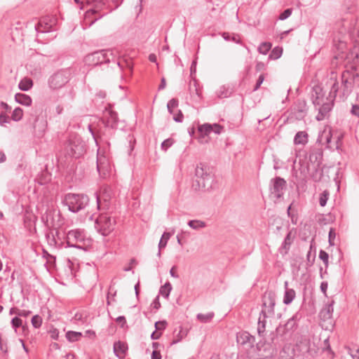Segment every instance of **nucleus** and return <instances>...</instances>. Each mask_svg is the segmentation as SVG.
<instances>
[{
	"label": "nucleus",
	"mask_w": 359,
	"mask_h": 359,
	"mask_svg": "<svg viewBox=\"0 0 359 359\" xmlns=\"http://www.w3.org/2000/svg\"><path fill=\"white\" fill-rule=\"evenodd\" d=\"M351 69L344 71L341 76V83L337 80L335 72L330 74L331 89L330 97L335 99L337 96L344 100L352 93L355 88H359V73L356 72V67H351Z\"/></svg>",
	"instance_id": "nucleus-1"
},
{
	"label": "nucleus",
	"mask_w": 359,
	"mask_h": 359,
	"mask_svg": "<svg viewBox=\"0 0 359 359\" xmlns=\"http://www.w3.org/2000/svg\"><path fill=\"white\" fill-rule=\"evenodd\" d=\"M66 156L79 158L86 152V144L81 137L77 134H69L63 148Z\"/></svg>",
	"instance_id": "nucleus-2"
},
{
	"label": "nucleus",
	"mask_w": 359,
	"mask_h": 359,
	"mask_svg": "<svg viewBox=\"0 0 359 359\" xmlns=\"http://www.w3.org/2000/svg\"><path fill=\"white\" fill-rule=\"evenodd\" d=\"M195 183L194 187L198 190H208L212 187L213 176L210 168L204 163H200L195 170Z\"/></svg>",
	"instance_id": "nucleus-3"
},
{
	"label": "nucleus",
	"mask_w": 359,
	"mask_h": 359,
	"mask_svg": "<svg viewBox=\"0 0 359 359\" xmlns=\"http://www.w3.org/2000/svg\"><path fill=\"white\" fill-rule=\"evenodd\" d=\"M88 203V196L83 194L68 193L62 199V203L67 205L69 210L72 212H78L83 210Z\"/></svg>",
	"instance_id": "nucleus-4"
},
{
	"label": "nucleus",
	"mask_w": 359,
	"mask_h": 359,
	"mask_svg": "<svg viewBox=\"0 0 359 359\" xmlns=\"http://www.w3.org/2000/svg\"><path fill=\"white\" fill-rule=\"evenodd\" d=\"M115 224L114 218L108 213H101L95 220V226L102 236H108L114 229Z\"/></svg>",
	"instance_id": "nucleus-5"
},
{
	"label": "nucleus",
	"mask_w": 359,
	"mask_h": 359,
	"mask_svg": "<svg viewBox=\"0 0 359 359\" xmlns=\"http://www.w3.org/2000/svg\"><path fill=\"white\" fill-rule=\"evenodd\" d=\"M86 238L84 230H70L66 235V242L68 247L85 249L86 246Z\"/></svg>",
	"instance_id": "nucleus-6"
},
{
	"label": "nucleus",
	"mask_w": 359,
	"mask_h": 359,
	"mask_svg": "<svg viewBox=\"0 0 359 359\" xmlns=\"http://www.w3.org/2000/svg\"><path fill=\"white\" fill-rule=\"evenodd\" d=\"M72 73L68 69L60 70L53 74L48 79V86L53 90L65 86L71 79Z\"/></svg>",
	"instance_id": "nucleus-7"
},
{
	"label": "nucleus",
	"mask_w": 359,
	"mask_h": 359,
	"mask_svg": "<svg viewBox=\"0 0 359 359\" xmlns=\"http://www.w3.org/2000/svg\"><path fill=\"white\" fill-rule=\"evenodd\" d=\"M110 104L108 107L105 108L102 123L104 126V132L107 136H111L114 133V130L116 128L118 121V114L116 111H113Z\"/></svg>",
	"instance_id": "nucleus-8"
},
{
	"label": "nucleus",
	"mask_w": 359,
	"mask_h": 359,
	"mask_svg": "<svg viewBox=\"0 0 359 359\" xmlns=\"http://www.w3.org/2000/svg\"><path fill=\"white\" fill-rule=\"evenodd\" d=\"M111 55L110 51L107 50L95 51L87 55L84 58V62L89 66H97L104 63H109L110 62L109 56Z\"/></svg>",
	"instance_id": "nucleus-9"
},
{
	"label": "nucleus",
	"mask_w": 359,
	"mask_h": 359,
	"mask_svg": "<svg viewBox=\"0 0 359 359\" xmlns=\"http://www.w3.org/2000/svg\"><path fill=\"white\" fill-rule=\"evenodd\" d=\"M275 294L272 292H265L262 297V308L259 315L264 318L273 317L275 314Z\"/></svg>",
	"instance_id": "nucleus-10"
},
{
	"label": "nucleus",
	"mask_w": 359,
	"mask_h": 359,
	"mask_svg": "<svg viewBox=\"0 0 359 359\" xmlns=\"http://www.w3.org/2000/svg\"><path fill=\"white\" fill-rule=\"evenodd\" d=\"M60 212H56L55 210L47 209L41 216V221L44 225L49 229L56 230L60 226L62 223L60 221Z\"/></svg>",
	"instance_id": "nucleus-11"
},
{
	"label": "nucleus",
	"mask_w": 359,
	"mask_h": 359,
	"mask_svg": "<svg viewBox=\"0 0 359 359\" xmlns=\"http://www.w3.org/2000/svg\"><path fill=\"white\" fill-rule=\"evenodd\" d=\"M308 107L305 100L299 99L292 105L290 108V118L302 120L306 116Z\"/></svg>",
	"instance_id": "nucleus-12"
},
{
	"label": "nucleus",
	"mask_w": 359,
	"mask_h": 359,
	"mask_svg": "<svg viewBox=\"0 0 359 359\" xmlns=\"http://www.w3.org/2000/svg\"><path fill=\"white\" fill-rule=\"evenodd\" d=\"M29 115L27 120L29 124L32 126L35 133L39 132V134H42L46 128V121L39 118L36 109H32Z\"/></svg>",
	"instance_id": "nucleus-13"
},
{
	"label": "nucleus",
	"mask_w": 359,
	"mask_h": 359,
	"mask_svg": "<svg viewBox=\"0 0 359 359\" xmlns=\"http://www.w3.org/2000/svg\"><path fill=\"white\" fill-rule=\"evenodd\" d=\"M334 100L330 97V99H326V102L314 105L316 109L318 111L316 117V120L323 121L330 116V113L334 106Z\"/></svg>",
	"instance_id": "nucleus-14"
},
{
	"label": "nucleus",
	"mask_w": 359,
	"mask_h": 359,
	"mask_svg": "<svg viewBox=\"0 0 359 359\" xmlns=\"http://www.w3.org/2000/svg\"><path fill=\"white\" fill-rule=\"evenodd\" d=\"M103 4H102L101 1H99L96 4L93 8L89 9L85 13V25L86 27H91L96 21L101 19L105 14H102L98 16H95V15L97 14L98 12L102 9Z\"/></svg>",
	"instance_id": "nucleus-15"
},
{
	"label": "nucleus",
	"mask_w": 359,
	"mask_h": 359,
	"mask_svg": "<svg viewBox=\"0 0 359 359\" xmlns=\"http://www.w3.org/2000/svg\"><path fill=\"white\" fill-rule=\"evenodd\" d=\"M286 187V181L280 177H276L271 180L270 190L271 193L278 199L283 196V190Z\"/></svg>",
	"instance_id": "nucleus-16"
},
{
	"label": "nucleus",
	"mask_w": 359,
	"mask_h": 359,
	"mask_svg": "<svg viewBox=\"0 0 359 359\" xmlns=\"http://www.w3.org/2000/svg\"><path fill=\"white\" fill-rule=\"evenodd\" d=\"M111 189L109 188H104L103 190L97 195V204L99 210H109L111 205Z\"/></svg>",
	"instance_id": "nucleus-17"
},
{
	"label": "nucleus",
	"mask_w": 359,
	"mask_h": 359,
	"mask_svg": "<svg viewBox=\"0 0 359 359\" xmlns=\"http://www.w3.org/2000/svg\"><path fill=\"white\" fill-rule=\"evenodd\" d=\"M109 169L110 167L108 160L105 156H100L98 151L97 156V170L100 175L105 178L109 175Z\"/></svg>",
	"instance_id": "nucleus-18"
},
{
	"label": "nucleus",
	"mask_w": 359,
	"mask_h": 359,
	"mask_svg": "<svg viewBox=\"0 0 359 359\" xmlns=\"http://www.w3.org/2000/svg\"><path fill=\"white\" fill-rule=\"evenodd\" d=\"M311 99L313 105H316L326 102V99H330V97H325L323 88L320 85H315L313 87Z\"/></svg>",
	"instance_id": "nucleus-19"
},
{
	"label": "nucleus",
	"mask_w": 359,
	"mask_h": 359,
	"mask_svg": "<svg viewBox=\"0 0 359 359\" xmlns=\"http://www.w3.org/2000/svg\"><path fill=\"white\" fill-rule=\"evenodd\" d=\"M236 340L239 344H248L249 346H252L255 341V337L246 331L238 332L236 335Z\"/></svg>",
	"instance_id": "nucleus-20"
},
{
	"label": "nucleus",
	"mask_w": 359,
	"mask_h": 359,
	"mask_svg": "<svg viewBox=\"0 0 359 359\" xmlns=\"http://www.w3.org/2000/svg\"><path fill=\"white\" fill-rule=\"evenodd\" d=\"M323 159V151L320 149L314 148L310 150L309 161L313 165L320 166Z\"/></svg>",
	"instance_id": "nucleus-21"
},
{
	"label": "nucleus",
	"mask_w": 359,
	"mask_h": 359,
	"mask_svg": "<svg viewBox=\"0 0 359 359\" xmlns=\"http://www.w3.org/2000/svg\"><path fill=\"white\" fill-rule=\"evenodd\" d=\"M333 137L337 140V144L338 145L339 142H341V139L343 138V135H337V133L332 131L330 128H329L328 130L325 129L321 135L322 138H325V142L327 144H329L331 142V140Z\"/></svg>",
	"instance_id": "nucleus-22"
},
{
	"label": "nucleus",
	"mask_w": 359,
	"mask_h": 359,
	"mask_svg": "<svg viewBox=\"0 0 359 359\" xmlns=\"http://www.w3.org/2000/svg\"><path fill=\"white\" fill-rule=\"evenodd\" d=\"M334 302L332 300L330 303L325 305V306L320 311V316L323 320H331L332 313L334 311L333 304Z\"/></svg>",
	"instance_id": "nucleus-23"
},
{
	"label": "nucleus",
	"mask_w": 359,
	"mask_h": 359,
	"mask_svg": "<svg viewBox=\"0 0 359 359\" xmlns=\"http://www.w3.org/2000/svg\"><path fill=\"white\" fill-rule=\"evenodd\" d=\"M127 349L128 347L126 344L121 341H116L114 344V353L119 358H124Z\"/></svg>",
	"instance_id": "nucleus-24"
},
{
	"label": "nucleus",
	"mask_w": 359,
	"mask_h": 359,
	"mask_svg": "<svg viewBox=\"0 0 359 359\" xmlns=\"http://www.w3.org/2000/svg\"><path fill=\"white\" fill-rule=\"evenodd\" d=\"M287 282L285 283V291L283 297V304L288 305L292 303L296 296V292L293 289L287 288Z\"/></svg>",
	"instance_id": "nucleus-25"
},
{
	"label": "nucleus",
	"mask_w": 359,
	"mask_h": 359,
	"mask_svg": "<svg viewBox=\"0 0 359 359\" xmlns=\"http://www.w3.org/2000/svg\"><path fill=\"white\" fill-rule=\"evenodd\" d=\"M88 130H89V132L91 133V135H93V138L95 139L97 144H98V140H99L100 142H102L107 144L109 147V145H110L109 142V137L107 136V134H106V133L104 131L103 133H100V134L99 135H97L95 134L91 125L88 126Z\"/></svg>",
	"instance_id": "nucleus-26"
},
{
	"label": "nucleus",
	"mask_w": 359,
	"mask_h": 359,
	"mask_svg": "<svg viewBox=\"0 0 359 359\" xmlns=\"http://www.w3.org/2000/svg\"><path fill=\"white\" fill-rule=\"evenodd\" d=\"M309 141V135L306 131H299L294 137V144L305 145Z\"/></svg>",
	"instance_id": "nucleus-27"
},
{
	"label": "nucleus",
	"mask_w": 359,
	"mask_h": 359,
	"mask_svg": "<svg viewBox=\"0 0 359 359\" xmlns=\"http://www.w3.org/2000/svg\"><path fill=\"white\" fill-rule=\"evenodd\" d=\"M52 26V24L47 22L46 18H43L39 20L35 27L38 32L45 33L51 31Z\"/></svg>",
	"instance_id": "nucleus-28"
},
{
	"label": "nucleus",
	"mask_w": 359,
	"mask_h": 359,
	"mask_svg": "<svg viewBox=\"0 0 359 359\" xmlns=\"http://www.w3.org/2000/svg\"><path fill=\"white\" fill-rule=\"evenodd\" d=\"M189 90L191 97H196L198 99L201 97L202 91L196 80L193 83L190 82Z\"/></svg>",
	"instance_id": "nucleus-29"
},
{
	"label": "nucleus",
	"mask_w": 359,
	"mask_h": 359,
	"mask_svg": "<svg viewBox=\"0 0 359 359\" xmlns=\"http://www.w3.org/2000/svg\"><path fill=\"white\" fill-rule=\"evenodd\" d=\"M15 100L18 103L22 105L30 106L32 104V98L28 95L24 93H16Z\"/></svg>",
	"instance_id": "nucleus-30"
},
{
	"label": "nucleus",
	"mask_w": 359,
	"mask_h": 359,
	"mask_svg": "<svg viewBox=\"0 0 359 359\" xmlns=\"http://www.w3.org/2000/svg\"><path fill=\"white\" fill-rule=\"evenodd\" d=\"M299 320L298 314L296 313L292 318H290L287 323L285 324V332L293 331L297 327V321Z\"/></svg>",
	"instance_id": "nucleus-31"
},
{
	"label": "nucleus",
	"mask_w": 359,
	"mask_h": 359,
	"mask_svg": "<svg viewBox=\"0 0 359 359\" xmlns=\"http://www.w3.org/2000/svg\"><path fill=\"white\" fill-rule=\"evenodd\" d=\"M292 232L289 231L286 235L283 242L282 243L280 250H284L285 254H287L290 250V245L293 242V238L291 236Z\"/></svg>",
	"instance_id": "nucleus-32"
},
{
	"label": "nucleus",
	"mask_w": 359,
	"mask_h": 359,
	"mask_svg": "<svg viewBox=\"0 0 359 359\" xmlns=\"http://www.w3.org/2000/svg\"><path fill=\"white\" fill-rule=\"evenodd\" d=\"M314 171L311 172V177L314 182H320L323 177V170L320 166L313 165Z\"/></svg>",
	"instance_id": "nucleus-33"
},
{
	"label": "nucleus",
	"mask_w": 359,
	"mask_h": 359,
	"mask_svg": "<svg viewBox=\"0 0 359 359\" xmlns=\"http://www.w3.org/2000/svg\"><path fill=\"white\" fill-rule=\"evenodd\" d=\"M32 86L33 81L29 78H24L18 83V88L23 91L29 90Z\"/></svg>",
	"instance_id": "nucleus-34"
},
{
	"label": "nucleus",
	"mask_w": 359,
	"mask_h": 359,
	"mask_svg": "<svg viewBox=\"0 0 359 359\" xmlns=\"http://www.w3.org/2000/svg\"><path fill=\"white\" fill-rule=\"evenodd\" d=\"M188 226L194 230H199L206 227L207 224L205 222L198 219H193L188 222Z\"/></svg>",
	"instance_id": "nucleus-35"
},
{
	"label": "nucleus",
	"mask_w": 359,
	"mask_h": 359,
	"mask_svg": "<svg viewBox=\"0 0 359 359\" xmlns=\"http://www.w3.org/2000/svg\"><path fill=\"white\" fill-rule=\"evenodd\" d=\"M172 289V285L170 282H166L163 285L160 287L159 294L165 299H168L170 293Z\"/></svg>",
	"instance_id": "nucleus-36"
},
{
	"label": "nucleus",
	"mask_w": 359,
	"mask_h": 359,
	"mask_svg": "<svg viewBox=\"0 0 359 359\" xmlns=\"http://www.w3.org/2000/svg\"><path fill=\"white\" fill-rule=\"evenodd\" d=\"M65 336L69 342H75L81 339L82 334L80 332L68 331L66 332Z\"/></svg>",
	"instance_id": "nucleus-37"
},
{
	"label": "nucleus",
	"mask_w": 359,
	"mask_h": 359,
	"mask_svg": "<svg viewBox=\"0 0 359 359\" xmlns=\"http://www.w3.org/2000/svg\"><path fill=\"white\" fill-rule=\"evenodd\" d=\"M198 130L201 134V135H203V136L208 135L212 131V124L204 123L203 125H201V126H198Z\"/></svg>",
	"instance_id": "nucleus-38"
},
{
	"label": "nucleus",
	"mask_w": 359,
	"mask_h": 359,
	"mask_svg": "<svg viewBox=\"0 0 359 359\" xmlns=\"http://www.w3.org/2000/svg\"><path fill=\"white\" fill-rule=\"evenodd\" d=\"M222 37L225 41H231L236 43H241V37L238 34H233L232 35L229 32H224Z\"/></svg>",
	"instance_id": "nucleus-39"
},
{
	"label": "nucleus",
	"mask_w": 359,
	"mask_h": 359,
	"mask_svg": "<svg viewBox=\"0 0 359 359\" xmlns=\"http://www.w3.org/2000/svg\"><path fill=\"white\" fill-rule=\"evenodd\" d=\"M272 47L270 42H262L258 47V52L262 55H266Z\"/></svg>",
	"instance_id": "nucleus-40"
},
{
	"label": "nucleus",
	"mask_w": 359,
	"mask_h": 359,
	"mask_svg": "<svg viewBox=\"0 0 359 359\" xmlns=\"http://www.w3.org/2000/svg\"><path fill=\"white\" fill-rule=\"evenodd\" d=\"M283 54V48L279 46H276L272 49L269 54V59L277 60L281 57Z\"/></svg>",
	"instance_id": "nucleus-41"
},
{
	"label": "nucleus",
	"mask_w": 359,
	"mask_h": 359,
	"mask_svg": "<svg viewBox=\"0 0 359 359\" xmlns=\"http://www.w3.org/2000/svg\"><path fill=\"white\" fill-rule=\"evenodd\" d=\"M172 236V233H170V232H164L161 238V240L158 243V248H160V250H161L162 248H164L166 245H167V243L168 241V240L170 239V238Z\"/></svg>",
	"instance_id": "nucleus-42"
},
{
	"label": "nucleus",
	"mask_w": 359,
	"mask_h": 359,
	"mask_svg": "<svg viewBox=\"0 0 359 359\" xmlns=\"http://www.w3.org/2000/svg\"><path fill=\"white\" fill-rule=\"evenodd\" d=\"M179 101L176 98H172L167 104L168 111L170 114H174V110L178 107Z\"/></svg>",
	"instance_id": "nucleus-43"
},
{
	"label": "nucleus",
	"mask_w": 359,
	"mask_h": 359,
	"mask_svg": "<svg viewBox=\"0 0 359 359\" xmlns=\"http://www.w3.org/2000/svg\"><path fill=\"white\" fill-rule=\"evenodd\" d=\"M262 316H259V320H258V326H257V332H258V334L262 337L263 336L264 332H265V329H266V318H264L262 320L261 319V317Z\"/></svg>",
	"instance_id": "nucleus-44"
},
{
	"label": "nucleus",
	"mask_w": 359,
	"mask_h": 359,
	"mask_svg": "<svg viewBox=\"0 0 359 359\" xmlns=\"http://www.w3.org/2000/svg\"><path fill=\"white\" fill-rule=\"evenodd\" d=\"M23 116V111L20 107H16L11 115L12 120L15 121H19L22 119Z\"/></svg>",
	"instance_id": "nucleus-45"
},
{
	"label": "nucleus",
	"mask_w": 359,
	"mask_h": 359,
	"mask_svg": "<svg viewBox=\"0 0 359 359\" xmlns=\"http://www.w3.org/2000/svg\"><path fill=\"white\" fill-rule=\"evenodd\" d=\"M213 316V313H208L207 314L198 313L197 315V318L202 323H208L212 319Z\"/></svg>",
	"instance_id": "nucleus-46"
},
{
	"label": "nucleus",
	"mask_w": 359,
	"mask_h": 359,
	"mask_svg": "<svg viewBox=\"0 0 359 359\" xmlns=\"http://www.w3.org/2000/svg\"><path fill=\"white\" fill-rule=\"evenodd\" d=\"M127 140H128V154H131L132 151H133L134 148H135V145L136 144V140H135V137H134L133 135H128V137H127Z\"/></svg>",
	"instance_id": "nucleus-47"
},
{
	"label": "nucleus",
	"mask_w": 359,
	"mask_h": 359,
	"mask_svg": "<svg viewBox=\"0 0 359 359\" xmlns=\"http://www.w3.org/2000/svg\"><path fill=\"white\" fill-rule=\"evenodd\" d=\"M358 57V53L356 50H353L350 51L346 56V59L348 60V62H352L353 63V67H355V60H357ZM353 67V65L351 66Z\"/></svg>",
	"instance_id": "nucleus-48"
},
{
	"label": "nucleus",
	"mask_w": 359,
	"mask_h": 359,
	"mask_svg": "<svg viewBox=\"0 0 359 359\" xmlns=\"http://www.w3.org/2000/svg\"><path fill=\"white\" fill-rule=\"evenodd\" d=\"M330 193L327 190H325L323 193L320 194L319 197V204L321 207H324L329 198Z\"/></svg>",
	"instance_id": "nucleus-49"
},
{
	"label": "nucleus",
	"mask_w": 359,
	"mask_h": 359,
	"mask_svg": "<svg viewBox=\"0 0 359 359\" xmlns=\"http://www.w3.org/2000/svg\"><path fill=\"white\" fill-rule=\"evenodd\" d=\"M31 323L34 328H39L42 325V318L39 315H35L32 318Z\"/></svg>",
	"instance_id": "nucleus-50"
},
{
	"label": "nucleus",
	"mask_w": 359,
	"mask_h": 359,
	"mask_svg": "<svg viewBox=\"0 0 359 359\" xmlns=\"http://www.w3.org/2000/svg\"><path fill=\"white\" fill-rule=\"evenodd\" d=\"M175 141L172 138H168L165 140L161 145V149L166 151L173 144Z\"/></svg>",
	"instance_id": "nucleus-51"
},
{
	"label": "nucleus",
	"mask_w": 359,
	"mask_h": 359,
	"mask_svg": "<svg viewBox=\"0 0 359 359\" xmlns=\"http://www.w3.org/2000/svg\"><path fill=\"white\" fill-rule=\"evenodd\" d=\"M180 330L177 334L176 335V338L174 339L171 342V345L180 342L187 335V332L183 331L182 327H180Z\"/></svg>",
	"instance_id": "nucleus-52"
},
{
	"label": "nucleus",
	"mask_w": 359,
	"mask_h": 359,
	"mask_svg": "<svg viewBox=\"0 0 359 359\" xmlns=\"http://www.w3.org/2000/svg\"><path fill=\"white\" fill-rule=\"evenodd\" d=\"M46 237L49 245L54 246L57 244L54 233L51 229H50L49 232L46 233Z\"/></svg>",
	"instance_id": "nucleus-53"
},
{
	"label": "nucleus",
	"mask_w": 359,
	"mask_h": 359,
	"mask_svg": "<svg viewBox=\"0 0 359 359\" xmlns=\"http://www.w3.org/2000/svg\"><path fill=\"white\" fill-rule=\"evenodd\" d=\"M11 324L12 327L16 330L22 325V320L18 316H15L12 318Z\"/></svg>",
	"instance_id": "nucleus-54"
},
{
	"label": "nucleus",
	"mask_w": 359,
	"mask_h": 359,
	"mask_svg": "<svg viewBox=\"0 0 359 359\" xmlns=\"http://www.w3.org/2000/svg\"><path fill=\"white\" fill-rule=\"evenodd\" d=\"M319 258L323 262L325 266H328L329 255L323 250H320L319 252Z\"/></svg>",
	"instance_id": "nucleus-55"
},
{
	"label": "nucleus",
	"mask_w": 359,
	"mask_h": 359,
	"mask_svg": "<svg viewBox=\"0 0 359 359\" xmlns=\"http://www.w3.org/2000/svg\"><path fill=\"white\" fill-rule=\"evenodd\" d=\"M292 13V8H287L278 16V20H285L288 18Z\"/></svg>",
	"instance_id": "nucleus-56"
},
{
	"label": "nucleus",
	"mask_w": 359,
	"mask_h": 359,
	"mask_svg": "<svg viewBox=\"0 0 359 359\" xmlns=\"http://www.w3.org/2000/svg\"><path fill=\"white\" fill-rule=\"evenodd\" d=\"M173 115V120L177 123H182L184 119V115L181 110H178L177 113L172 114Z\"/></svg>",
	"instance_id": "nucleus-57"
},
{
	"label": "nucleus",
	"mask_w": 359,
	"mask_h": 359,
	"mask_svg": "<svg viewBox=\"0 0 359 359\" xmlns=\"http://www.w3.org/2000/svg\"><path fill=\"white\" fill-rule=\"evenodd\" d=\"M294 177L295 178V183H297V185L299 184H305L306 182V175L304 174L303 177H299L297 174H296Z\"/></svg>",
	"instance_id": "nucleus-58"
},
{
	"label": "nucleus",
	"mask_w": 359,
	"mask_h": 359,
	"mask_svg": "<svg viewBox=\"0 0 359 359\" xmlns=\"http://www.w3.org/2000/svg\"><path fill=\"white\" fill-rule=\"evenodd\" d=\"M167 322L165 320L157 321L155 323V327L156 330H164L166 327Z\"/></svg>",
	"instance_id": "nucleus-59"
},
{
	"label": "nucleus",
	"mask_w": 359,
	"mask_h": 359,
	"mask_svg": "<svg viewBox=\"0 0 359 359\" xmlns=\"http://www.w3.org/2000/svg\"><path fill=\"white\" fill-rule=\"evenodd\" d=\"M67 98L68 100L72 102L74 100V97H75V91H74V89L73 88V87H70L67 90Z\"/></svg>",
	"instance_id": "nucleus-60"
},
{
	"label": "nucleus",
	"mask_w": 359,
	"mask_h": 359,
	"mask_svg": "<svg viewBox=\"0 0 359 359\" xmlns=\"http://www.w3.org/2000/svg\"><path fill=\"white\" fill-rule=\"evenodd\" d=\"M10 123V118L5 113H1L0 114V125L4 126L5 123Z\"/></svg>",
	"instance_id": "nucleus-61"
},
{
	"label": "nucleus",
	"mask_w": 359,
	"mask_h": 359,
	"mask_svg": "<svg viewBox=\"0 0 359 359\" xmlns=\"http://www.w3.org/2000/svg\"><path fill=\"white\" fill-rule=\"evenodd\" d=\"M264 80V75L263 74H262L259 75V78H258V79L257 81V83H256V84H255V87L253 88V91H256V90H257L260 88V86L262 84Z\"/></svg>",
	"instance_id": "nucleus-62"
},
{
	"label": "nucleus",
	"mask_w": 359,
	"mask_h": 359,
	"mask_svg": "<svg viewBox=\"0 0 359 359\" xmlns=\"http://www.w3.org/2000/svg\"><path fill=\"white\" fill-rule=\"evenodd\" d=\"M212 132H214L215 134H218V135L222 133V131L223 130V128H224L223 126H222L217 123L212 124Z\"/></svg>",
	"instance_id": "nucleus-63"
},
{
	"label": "nucleus",
	"mask_w": 359,
	"mask_h": 359,
	"mask_svg": "<svg viewBox=\"0 0 359 359\" xmlns=\"http://www.w3.org/2000/svg\"><path fill=\"white\" fill-rule=\"evenodd\" d=\"M351 114L355 116H357L359 118V104H353L351 109Z\"/></svg>",
	"instance_id": "nucleus-64"
}]
</instances>
